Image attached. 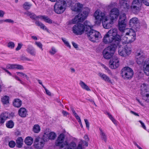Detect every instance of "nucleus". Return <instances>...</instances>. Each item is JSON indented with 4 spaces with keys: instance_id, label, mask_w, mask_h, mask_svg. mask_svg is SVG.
I'll list each match as a JSON object with an SVG mask.
<instances>
[{
    "instance_id": "43",
    "label": "nucleus",
    "mask_w": 149,
    "mask_h": 149,
    "mask_svg": "<svg viewBox=\"0 0 149 149\" xmlns=\"http://www.w3.org/2000/svg\"><path fill=\"white\" fill-rule=\"evenodd\" d=\"M35 44L40 48L42 51L43 50L42 45L40 42L36 41L35 42Z\"/></svg>"
},
{
    "instance_id": "23",
    "label": "nucleus",
    "mask_w": 149,
    "mask_h": 149,
    "mask_svg": "<svg viewBox=\"0 0 149 149\" xmlns=\"http://www.w3.org/2000/svg\"><path fill=\"white\" fill-rule=\"evenodd\" d=\"M139 21L138 18L136 17L131 19L130 21L129 25L132 27H134L135 25L138 24Z\"/></svg>"
},
{
    "instance_id": "18",
    "label": "nucleus",
    "mask_w": 149,
    "mask_h": 149,
    "mask_svg": "<svg viewBox=\"0 0 149 149\" xmlns=\"http://www.w3.org/2000/svg\"><path fill=\"white\" fill-rule=\"evenodd\" d=\"M8 117V115L7 113H1L0 115V124H3Z\"/></svg>"
},
{
    "instance_id": "32",
    "label": "nucleus",
    "mask_w": 149,
    "mask_h": 149,
    "mask_svg": "<svg viewBox=\"0 0 149 149\" xmlns=\"http://www.w3.org/2000/svg\"><path fill=\"white\" fill-rule=\"evenodd\" d=\"M79 84L81 87L83 89H85L88 91H91V90L89 88L88 86H87V85L83 81H80Z\"/></svg>"
},
{
    "instance_id": "29",
    "label": "nucleus",
    "mask_w": 149,
    "mask_h": 149,
    "mask_svg": "<svg viewBox=\"0 0 149 149\" xmlns=\"http://www.w3.org/2000/svg\"><path fill=\"white\" fill-rule=\"evenodd\" d=\"M83 24L85 27V31H88L90 29L93 28V26H91L89 22L87 21H85Z\"/></svg>"
},
{
    "instance_id": "55",
    "label": "nucleus",
    "mask_w": 149,
    "mask_h": 149,
    "mask_svg": "<svg viewBox=\"0 0 149 149\" xmlns=\"http://www.w3.org/2000/svg\"><path fill=\"white\" fill-rule=\"evenodd\" d=\"M21 59L22 61H30L31 60L26 57L24 56H22L21 57Z\"/></svg>"
},
{
    "instance_id": "5",
    "label": "nucleus",
    "mask_w": 149,
    "mask_h": 149,
    "mask_svg": "<svg viewBox=\"0 0 149 149\" xmlns=\"http://www.w3.org/2000/svg\"><path fill=\"white\" fill-rule=\"evenodd\" d=\"M82 10L83 12L79 13L74 19L73 21L75 23L83 22L87 17L90 12V9L86 7L84 8Z\"/></svg>"
},
{
    "instance_id": "51",
    "label": "nucleus",
    "mask_w": 149,
    "mask_h": 149,
    "mask_svg": "<svg viewBox=\"0 0 149 149\" xmlns=\"http://www.w3.org/2000/svg\"><path fill=\"white\" fill-rule=\"evenodd\" d=\"M38 16H37L34 13H31L30 17L32 19H35L37 18H39V17H38Z\"/></svg>"
},
{
    "instance_id": "30",
    "label": "nucleus",
    "mask_w": 149,
    "mask_h": 149,
    "mask_svg": "<svg viewBox=\"0 0 149 149\" xmlns=\"http://www.w3.org/2000/svg\"><path fill=\"white\" fill-rule=\"evenodd\" d=\"M33 138L30 136L26 137L24 140L25 143L28 146L31 145L33 143Z\"/></svg>"
},
{
    "instance_id": "42",
    "label": "nucleus",
    "mask_w": 149,
    "mask_h": 149,
    "mask_svg": "<svg viewBox=\"0 0 149 149\" xmlns=\"http://www.w3.org/2000/svg\"><path fill=\"white\" fill-rule=\"evenodd\" d=\"M31 6L29 3L26 2L24 3L23 7L25 9L27 10L30 8Z\"/></svg>"
},
{
    "instance_id": "52",
    "label": "nucleus",
    "mask_w": 149,
    "mask_h": 149,
    "mask_svg": "<svg viewBox=\"0 0 149 149\" xmlns=\"http://www.w3.org/2000/svg\"><path fill=\"white\" fill-rule=\"evenodd\" d=\"M13 77L16 80L19 81L21 84H24V83L19 79V77L15 75Z\"/></svg>"
},
{
    "instance_id": "63",
    "label": "nucleus",
    "mask_w": 149,
    "mask_h": 149,
    "mask_svg": "<svg viewBox=\"0 0 149 149\" xmlns=\"http://www.w3.org/2000/svg\"><path fill=\"white\" fill-rule=\"evenodd\" d=\"M5 14L4 12L2 10H0V17H3L4 15Z\"/></svg>"
},
{
    "instance_id": "41",
    "label": "nucleus",
    "mask_w": 149,
    "mask_h": 149,
    "mask_svg": "<svg viewBox=\"0 0 149 149\" xmlns=\"http://www.w3.org/2000/svg\"><path fill=\"white\" fill-rule=\"evenodd\" d=\"M144 71L147 76H149V66L143 65Z\"/></svg>"
},
{
    "instance_id": "33",
    "label": "nucleus",
    "mask_w": 149,
    "mask_h": 149,
    "mask_svg": "<svg viewBox=\"0 0 149 149\" xmlns=\"http://www.w3.org/2000/svg\"><path fill=\"white\" fill-rule=\"evenodd\" d=\"M142 0H133L131 5L141 7L142 4Z\"/></svg>"
},
{
    "instance_id": "6",
    "label": "nucleus",
    "mask_w": 149,
    "mask_h": 149,
    "mask_svg": "<svg viewBox=\"0 0 149 149\" xmlns=\"http://www.w3.org/2000/svg\"><path fill=\"white\" fill-rule=\"evenodd\" d=\"M86 32L88 39L92 42H95L101 37V34L99 32L92 29Z\"/></svg>"
},
{
    "instance_id": "4",
    "label": "nucleus",
    "mask_w": 149,
    "mask_h": 149,
    "mask_svg": "<svg viewBox=\"0 0 149 149\" xmlns=\"http://www.w3.org/2000/svg\"><path fill=\"white\" fill-rule=\"evenodd\" d=\"M72 0H58L57 1L54 6V10L57 14H61L65 10L66 7L71 6Z\"/></svg>"
},
{
    "instance_id": "46",
    "label": "nucleus",
    "mask_w": 149,
    "mask_h": 149,
    "mask_svg": "<svg viewBox=\"0 0 149 149\" xmlns=\"http://www.w3.org/2000/svg\"><path fill=\"white\" fill-rule=\"evenodd\" d=\"M15 145V143L13 141H11L9 142L8 143L9 146L11 148H13Z\"/></svg>"
},
{
    "instance_id": "34",
    "label": "nucleus",
    "mask_w": 149,
    "mask_h": 149,
    "mask_svg": "<svg viewBox=\"0 0 149 149\" xmlns=\"http://www.w3.org/2000/svg\"><path fill=\"white\" fill-rule=\"evenodd\" d=\"M118 46L120 47L118 51L119 54L122 56L126 57L127 56L124 49H121L120 47V45Z\"/></svg>"
},
{
    "instance_id": "17",
    "label": "nucleus",
    "mask_w": 149,
    "mask_h": 149,
    "mask_svg": "<svg viewBox=\"0 0 149 149\" xmlns=\"http://www.w3.org/2000/svg\"><path fill=\"white\" fill-rule=\"evenodd\" d=\"M6 68L8 69L23 70L24 68L23 66L17 64H8L6 65Z\"/></svg>"
},
{
    "instance_id": "10",
    "label": "nucleus",
    "mask_w": 149,
    "mask_h": 149,
    "mask_svg": "<svg viewBox=\"0 0 149 149\" xmlns=\"http://www.w3.org/2000/svg\"><path fill=\"white\" fill-rule=\"evenodd\" d=\"M85 30L84 25L81 23H77L72 28L73 32L76 35L82 34Z\"/></svg>"
},
{
    "instance_id": "40",
    "label": "nucleus",
    "mask_w": 149,
    "mask_h": 149,
    "mask_svg": "<svg viewBox=\"0 0 149 149\" xmlns=\"http://www.w3.org/2000/svg\"><path fill=\"white\" fill-rule=\"evenodd\" d=\"M16 73L20 77H23V78L25 77L27 80L29 79V77L28 76L23 72H17Z\"/></svg>"
},
{
    "instance_id": "7",
    "label": "nucleus",
    "mask_w": 149,
    "mask_h": 149,
    "mask_svg": "<svg viewBox=\"0 0 149 149\" xmlns=\"http://www.w3.org/2000/svg\"><path fill=\"white\" fill-rule=\"evenodd\" d=\"M117 47L113 45L109 46L103 51V54L104 58L107 59H110L113 55Z\"/></svg>"
},
{
    "instance_id": "59",
    "label": "nucleus",
    "mask_w": 149,
    "mask_h": 149,
    "mask_svg": "<svg viewBox=\"0 0 149 149\" xmlns=\"http://www.w3.org/2000/svg\"><path fill=\"white\" fill-rule=\"evenodd\" d=\"M4 22H8L9 23H13L14 21L10 19H7L5 20H4Z\"/></svg>"
},
{
    "instance_id": "54",
    "label": "nucleus",
    "mask_w": 149,
    "mask_h": 149,
    "mask_svg": "<svg viewBox=\"0 0 149 149\" xmlns=\"http://www.w3.org/2000/svg\"><path fill=\"white\" fill-rule=\"evenodd\" d=\"M22 46V44L20 43H18V46L15 49L16 50L18 51L19 50H20L21 49Z\"/></svg>"
},
{
    "instance_id": "62",
    "label": "nucleus",
    "mask_w": 149,
    "mask_h": 149,
    "mask_svg": "<svg viewBox=\"0 0 149 149\" xmlns=\"http://www.w3.org/2000/svg\"><path fill=\"white\" fill-rule=\"evenodd\" d=\"M139 122L142 125V127L144 129H146V127L144 125V124L141 120H139Z\"/></svg>"
},
{
    "instance_id": "53",
    "label": "nucleus",
    "mask_w": 149,
    "mask_h": 149,
    "mask_svg": "<svg viewBox=\"0 0 149 149\" xmlns=\"http://www.w3.org/2000/svg\"><path fill=\"white\" fill-rule=\"evenodd\" d=\"M84 120L85 123L86 127L88 129V130H89V123L88 120L87 119H84Z\"/></svg>"
},
{
    "instance_id": "60",
    "label": "nucleus",
    "mask_w": 149,
    "mask_h": 149,
    "mask_svg": "<svg viewBox=\"0 0 149 149\" xmlns=\"http://www.w3.org/2000/svg\"><path fill=\"white\" fill-rule=\"evenodd\" d=\"M62 113L64 116H67L69 115V113L68 112L63 110L62 111Z\"/></svg>"
},
{
    "instance_id": "36",
    "label": "nucleus",
    "mask_w": 149,
    "mask_h": 149,
    "mask_svg": "<svg viewBox=\"0 0 149 149\" xmlns=\"http://www.w3.org/2000/svg\"><path fill=\"white\" fill-rule=\"evenodd\" d=\"M1 101L4 104H8L9 103V97L6 95L1 98Z\"/></svg>"
},
{
    "instance_id": "49",
    "label": "nucleus",
    "mask_w": 149,
    "mask_h": 149,
    "mask_svg": "<svg viewBox=\"0 0 149 149\" xmlns=\"http://www.w3.org/2000/svg\"><path fill=\"white\" fill-rule=\"evenodd\" d=\"M56 52V50L54 47H52L51 50L49 51V53L52 55L54 54Z\"/></svg>"
},
{
    "instance_id": "58",
    "label": "nucleus",
    "mask_w": 149,
    "mask_h": 149,
    "mask_svg": "<svg viewBox=\"0 0 149 149\" xmlns=\"http://www.w3.org/2000/svg\"><path fill=\"white\" fill-rule=\"evenodd\" d=\"M43 88H44L45 90L46 93L47 95H48L51 96V92L49 91L48 90L45 86H43Z\"/></svg>"
},
{
    "instance_id": "44",
    "label": "nucleus",
    "mask_w": 149,
    "mask_h": 149,
    "mask_svg": "<svg viewBox=\"0 0 149 149\" xmlns=\"http://www.w3.org/2000/svg\"><path fill=\"white\" fill-rule=\"evenodd\" d=\"M110 13H112L113 14H119V11L118 9L114 8L112 9L110 12Z\"/></svg>"
},
{
    "instance_id": "8",
    "label": "nucleus",
    "mask_w": 149,
    "mask_h": 149,
    "mask_svg": "<svg viewBox=\"0 0 149 149\" xmlns=\"http://www.w3.org/2000/svg\"><path fill=\"white\" fill-rule=\"evenodd\" d=\"M46 142H47L46 140L44 139L43 136L42 138L40 137L36 138L34 142V147L37 149H42L43 148Z\"/></svg>"
},
{
    "instance_id": "56",
    "label": "nucleus",
    "mask_w": 149,
    "mask_h": 149,
    "mask_svg": "<svg viewBox=\"0 0 149 149\" xmlns=\"http://www.w3.org/2000/svg\"><path fill=\"white\" fill-rule=\"evenodd\" d=\"M143 65L149 66V58L146 59L144 62V64Z\"/></svg>"
},
{
    "instance_id": "20",
    "label": "nucleus",
    "mask_w": 149,
    "mask_h": 149,
    "mask_svg": "<svg viewBox=\"0 0 149 149\" xmlns=\"http://www.w3.org/2000/svg\"><path fill=\"white\" fill-rule=\"evenodd\" d=\"M130 9L132 13L135 14H138L141 10V7L131 5Z\"/></svg>"
},
{
    "instance_id": "38",
    "label": "nucleus",
    "mask_w": 149,
    "mask_h": 149,
    "mask_svg": "<svg viewBox=\"0 0 149 149\" xmlns=\"http://www.w3.org/2000/svg\"><path fill=\"white\" fill-rule=\"evenodd\" d=\"M14 123L12 120H10L7 121L6 124V127L9 128H12L14 126Z\"/></svg>"
},
{
    "instance_id": "35",
    "label": "nucleus",
    "mask_w": 149,
    "mask_h": 149,
    "mask_svg": "<svg viewBox=\"0 0 149 149\" xmlns=\"http://www.w3.org/2000/svg\"><path fill=\"white\" fill-rule=\"evenodd\" d=\"M99 130L100 131V134L102 139L104 140V141L106 142L107 141V136L105 133L101 128H99Z\"/></svg>"
},
{
    "instance_id": "21",
    "label": "nucleus",
    "mask_w": 149,
    "mask_h": 149,
    "mask_svg": "<svg viewBox=\"0 0 149 149\" xmlns=\"http://www.w3.org/2000/svg\"><path fill=\"white\" fill-rule=\"evenodd\" d=\"M27 111L24 108H20L18 111V114L22 117L25 118L27 115Z\"/></svg>"
},
{
    "instance_id": "31",
    "label": "nucleus",
    "mask_w": 149,
    "mask_h": 149,
    "mask_svg": "<svg viewBox=\"0 0 149 149\" xmlns=\"http://www.w3.org/2000/svg\"><path fill=\"white\" fill-rule=\"evenodd\" d=\"M38 17H39V18L43 19L47 23L49 24H51L52 23V20L47 16H46L45 15H39Z\"/></svg>"
},
{
    "instance_id": "37",
    "label": "nucleus",
    "mask_w": 149,
    "mask_h": 149,
    "mask_svg": "<svg viewBox=\"0 0 149 149\" xmlns=\"http://www.w3.org/2000/svg\"><path fill=\"white\" fill-rule=\"evenodd\" d=\"M35 24L37 26H40L41 28L43 30H48L46 28V26H45L44 24H43L42 23H41L40 22L38 21H36L35 22Z\"/></svg>"
},
{
    "instance_id": "24",
    "label": "nucleus",
    "mask_w": 149,
    "mask_h": 149,
    "mask_svg": "<svg viewBox=\"0 0 149 149\" xmlns=\"http://www.w3.org/2000/svg\"><path fill=\"white\" fill-rule=\"evenodd\" d=\"M13 104L14 107L17 108H19L22 105V101L19 99H15L14 100Z\"/></svg>"
},
{
    "instance_id": "1",
    "label": "nucleus",
    "mask_w": 149,
    "mask_h": 149,
    "mask_svg": "<svg viewBox=\"0 0 149 149\" xmlns=\"http://www.w3.org/2000/svg\"><path fill=\"white\" fill-rule=\"evenodd\" d=\"M118 29L120 31L123 33L121 35V38L125 43L130 44L134 41L136 39L135 33L132 31L129 33L126 32L127 29H126V16L125 14L124 13L120 16L118 20Z\"/></svg>"
},
{
    "instance_id": "26",
    "label": "nucleus",
    "mask_w": 149,
    "mask_h": 149,
    "mask_svg": "<svg viewBox=\"0 0 149 149\" xmlns=\"http://www.w3.org/2000/svg\"><path fill=\"white\" fill-rule=\"evenodd\" d=\"M82 7L83 5L82 4L77 3L75 4L74 7L72 8V10L74 11L78 12L81 10Z\"/></svg>"
},
{
    "instance_id": "2",
    "label": "nucleus",
    "mask_w": 149,
    "mask_h": 149,
    "mask_svg": "<svg viewBox=\"0 0 149 149\" xmlns=\"http://www.w3.org/2000/svg\"><path fill=\"white\" fill-rule=\"evenodd\" d=\"M119 14H113L110 13V19L108 17L105 16L103 13H100L97 10H96L94 14V16L98 23L102 22L103 27L106 29H108L111 27V25L113 23V20L117 19Z\"/></svg>"
},
{
    "instance_id": "64",
    "label": "nucleus",
    "mask_w": 149,
    "mask_h": 149,
    "mask_svg": "<svg viewBox=\"0 0 149 149\" xmlns=\"http://www.w3.org/2000/svg\"><path fill=\"white\" fill-rule=\"evenodd\" d=\"M72 44L74 48H78L77 45L74 42H72Z\"/></svg>"
},
{
    "instance_id": "57",
    "label": "nucleus",
    "mask_w": 149,
    "mask_h": 149,
    "mask_svg": "<svg viewBox=\"0 0 149 149\" xmlns=\"http://www.w3.org/2000/svg\"><path fill=\"white\" fill-rule=\"evenodd\" d=\"M143 3L147 6H149V0H142Z\"/></svg>"
},
{
    "instance_id": "48",
    "label": "nucleus",
    "mask_w": 149,
    "mask_h": 149,
    "mask_svg": "<svg viewBox=\"0 0 149 149\" xmlns=\"http://www.w3.org/2000/svg\"><path fill=\"white\" fill-rule=\"evenodd\" d=\"M15 45L14 43L12 42H10L8 43L7 46L9 48L13 49L14 48Z\"/></svg>"
},
{
    "instance_id": "9",
    "label": "nucleus",
    "mask_w": 149,
    "mask_h": 149,
    "mask_svg": "<svg viewBox=\"0 0 149 149\" xmlns=\"http://www.w3.org/2000/svg\"><path fill=\"white\" fill-rule=\"evenodd\" d=\"M121 74L124 79H130L133 75V70L129 67L124 68L121 70Z\"/></svg>"
},
{
    "instance_id": "27",
    "label": "nucleus",
    "mask_w": 149,
    "mask_h": 149,
    "mask_svg": "<svg viewBox=\"0 0 149 149\" xmlns=\"http://www.w3.org/2000/svg\"><path fill=\"white\" fill-rule=\"evenodd\" d=\"M98 75L102 79L104 80L106 82L109 83H111V81L109 77L106 74L100 73H99Z\"/></svg>"
},
{
    "instance_id": "28",
    "label": "nucleus",
    "mask_w": 149,
    "mask_h": 149,
    "mask_svg": "<svg viewBox=\"0 0 149 149\" xmlns=\"http://www.w3.org/2000/svg\"><path fill=\"white\" fill-rule=\"evenodd\" d=\"M17 146L19 148L22 147L23 142V140L22 137H19L17 138L16 141Z\"/></svg>"
},
{
    "instance_id": "47",
    "label": "nucleus",
    "mask_w": 149,
    "mask_h": 149,
    "mask_svg": "<svg viewBox=\"0 0 149 149\" xmlns=\"http://www.w3.org/2000/svg\"><path fill=\"white\" fill-rule=\"evenodd\" d=\"M109 118L112 120V122L115 124H117L116 120L113 118L112 116L109 113H108L107 114Z\"/></svg>"
},
{
    "instance_id": "22",
    "label": "nucleus",
    "mask_w": 149,
    "mask_h": 149,
    "mask_svg": "<svg viewBox=\"0 0 149 149\" xmlns=\"http://www.w3.org/2000/svg\"><path fill=\"white\" fill-rule=\"evenodd\" d=\"M27 52L29 53L31 55L35 56L36 54V52L35 51V49L31 45H29L27 46V48L26 49Z\"/></svg>"
},
{
    "instance_id": "14",
    "label": "nucleus",
    "mask_w": 149,
    "mask_h": 149,
    "mask_svg": "<svg viewBox=\"0 0 149 149\" xmlns=\"http://www.w3.org/2000/svg\"><path fill=\"white\" fill-rule=\"evenodd\" d=\"M142 90L143 91L147 92L148 90V84H143L142 86ZM143 91L142 93V99L147 102H149V94L147 93H143Z\"/></svg>"
},
{
    "instance_id": "13",
    "label": "nucleus",
    "mask_w": 149,
    "mask_h": 149,
    "mask_svg": "<svg viewBox=\"0 0 149 149\" xmlns=\"http://www.w3.org/2000/svg\"><path fill=\"white\" fill-rule=\"evenodd\" d=\"M111 37L115 38V42L117 43L120 44L121 39V36L117 34V30L116 29H112L110 30L107 32Z\"/></svg>"
},
{
    "instance_id": "12",
    "label": "nucleus",
    "mask_w": 149,
    "mask_h": 149,
    "mask_svg": "<svg viewBox=\"0 0 149 149\" xmlns=\"http://www.w3.org/2000/svg\"><path fill=\"white\" fill-rule=\"evenodd\" d=\"M136 58L137 63L139 65H142L145 58L143 52L141 50H137L136 52Z\"/></svg>"
},
{
    "instance_id": "11",
    "label": "nucleus",
    "mask_w": 149,
    "mask_h": 149,
    "mask_svg": "<svg viewBox=\"0 0 149 149\" xmlns=\"http://www.w3.org/2000/svg\"><path fill=\"white\" fill-rule=\"evenodd\" d=\"M115 38H113L108 33H107L104 36L103 38V42L105 44H108L111 43L112 44L111 45H113V47L116 46L117 47L119 46L118 43L115 42Z\"/></svg>"
},
{
    "instance_id": "39",
    "label": "nucleus",
    "mask_w": 149,
    "mask_h": 149,
    "mask_svg": "<svg viewBox=\"0 0 149 149\" xmlns=\"http://www.w3.org/2000/svg\"><path fill=\"white\" fill-rule=\"evenodd\" d=\"M40 126L38 124L34 125L33 127V130L35 133H38L40 131Z\"/></svg>"
},
{
    "instance_id": "25",
    "label": "nucleus",
    "mask_w": 149,
    "mask_h": 149,
    "mask_svg": "<svg viewBox=\"0 0 149 149\" xmlns=\"http://www.w3.org/2000/svg\"><path fill=\"white\" fill-rule=\"evenodd\" d=\"M132 48V45L130 44H127L125 46L124 49L127 56L131 53Z\"/></svg>"
},
{
    "instance_id": "3",
    "label": "nucleus",
    "mask_w": 149,
    "mask_h": 149,
    "mask_svg": "<svg viewBox=\"0 0 149 149\" xmlns=\"http://www.w3.org/2000/svg\"><path fill=\"white\" fill-rule=\"evenodd\" d=\"M65 138V136L63 134L61 133L60 134L56 141L55 145L60 148H63L66 146L67 149H82V146L84 144L86 146H88L87 143L85 141H81L78 143L77 146L76 143L74 141L69 143L66 141L64 142Z\"/></svg>"
},
{
    "instance_id": "16",
    "label": "nucleus",
    "mask_w": 149,
    "mask_h": 149,
    "mask_svg": "<svg viewBox=\"0 0 149 149\" xmlns=\"http://www.w3.org/2000/svg\"><path fill=\"white\" fill-rule=\"evenodd\" d=\"M44 139L47 140V142L49 140H54L56 137V134L53 132H51L48 133L47 132H45L43 135Z\"/></svg>"
},
{
    "instance_id": "19",
    "label": "nucleus",
    "mask_w": 149,
    "mask_h": 149,
    "mask_svg": "<svg viewBox=\"0 0 149 149\" xmlns=\"http://www.w3.org/2000/svg\"><path fill=\"white\" fill-rule=\"evenodd\" d=\"M121 1H120V3L121 5V7L122 8H123V10L127 12L128 11L129 9L130 8V5L127 2H123V3L121 2L122 1H127V0H121Z\"/></svg>"
},
{
    "instance_id": "61",
    "label": "nucleus",
    "mask_w": 149,
    "mask_h": 149,
    "mask_svg": "<svg viewBox=\"0 0 149 149\" xmlns=\"http://www.w3.org/2000/svg\"><path fill=\"white\" fill-rule=\"evenodd\" d=\"M74 116L76 118L77 120H79V122H80V123H81V120L80 118L78 116V115L77 114V113L75 114L74 115Z\"/></svg>"
},
{
    "instance_id": "45",
    "label": "nucleus",
    "mask_w": 149,
    "mask_h": 149,
    "mask_svg": "<svg viewBox=\"0 0 149 149\" xmlns=\"http://www.w3.org/2000/svg\"><path fill=\"white\" fill-rule=\"evenodd\" d=\"M61 39L63 42L64 43V44L67 47H68L69 48L71 47V46L70 45L68 42L66 40V39L65 38H61Z\"/></svg>"
},
{
    "instance_id": "15",
    "label": "nucleus",
    "mask_w": 149,
    "mask_h": 149,
    "mask_svg": "<svg viewBox=\"0 0 149 149\" xmlns=\"http://www.w3.org/2000/svg\"><path fill=\"white\" fill-rule=\"evenodd\" d=\"M109 67L112 69L117 68L119 65V61L117 57L113 56L109 61Z\"/></svg>"
},
{
    "instance_id": "50",
    "label": "nucleus",
    "mask_w": 149,
    "mask_h": 149,
    "mask_svg": "<svg viewBox=\"0 0 149 149\" xmlns=\"http://www.w3.org/2000/svg\"><path fill=\"white\" fill-rule=\"evenodd\" d=\"M84 138L85 139L86 141H85L87 143V144L88 145V142H87V141H88L89 140V139H88V136L87 135H86L85 136H84ZM81 141H84V140H80V141L79 142V143ZM84 146H86V145L84 144V145H83L82 146V149H83V148L84 147ZM88 146V145L87 146Z\"/></svg>"
}]
</instances>
